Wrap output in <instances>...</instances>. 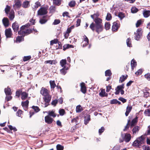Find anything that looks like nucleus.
<instances>
[{
    "label": "nucleus",
    "mask_w": 150,
    "mask_h": 150,
    "mask_svg": "<svg viewBox=\"0 0 150 150\" xmlns=\"http://www.w3.org/2000/svg\"><path fill=\"white\" fill-rule=\"evenodd\" d=\"M10 6L7 5L4 9L5 12L10 20H13L15 17V13L13 9H11Z\"/></svg>",
    "instance_id": "1"
},
{
    "label": "nucleus",
    "mask_w": 150,
    "mask_h": 150,
    "mask_svg": "<svg viewBox=\"0 0 150 150\" xmlns=\"http://www.w3.org/2000/svg\"><path fill=\"white\" fill-rule=\"evenodd\" d=\"M144 138L143 136L137 138L133 142L132 146L136 148H140L142 145L144 143Z\"/></svg>",
    "instance_id": "2"
},
{
    "label": "nucleus",
    "mask_w": 150,
    "mask_h": 150,
    "mask_svg": "<svg viewBox=\"0 0 150 150\" xmlns=\"http://www.w3.org/2000/svg\"><path fill=\"white\" fill-rule=\"evenodd\" d=\"M90 27L93 31L96 30L98 33L101 32L103 28V25H95L93 23L90 25Z\"/></svg>",
    "instance_id": "3"
},
{
    "label": "nucleus",
    "mask_w": 150,
    "mask_h": 150,
    "mask_svg": "<svg viewBox=\"0 0 150 150\" xmlns=\"http://www.w3.org/2000/svg\"><path fill=\"white\" fill-rule=\"evenodd\" d=\"M124 88V84H122L121 85L117 86V88H115L116 91L115 93L116 95H117L120 92L121 94L123 95L124 94V91L123 90Z\"/></svg>",
    "instance_id": "4"
},
{
    "label": "nucleus",
    "mask_w": 150,
    "mask_h": 150,
    "mask_svg": "<svg viewBox=\"0 0 150 150\" xmlns=\"http://www.w3.org/2000/svg\"><path fill=\"white\" fill-rule=\"evenodd\" d=\"M48 8L47 7L41 8L38 11V15H42L46 14L47 13Z\"/></svg>",
    "instance_id": "5"
},
{
    "label": "nucleus",
    "mask_w": 150,
    "mask_h": 150,
    "mask_svg": "<svg viewBox=\"0 0 150 150\" xmlns=\"http://www.w3.org/2000/svg\"><path fill=\"white\" fill-rule=\"evenodd\" d=\"M142 29L140 28L137 30L136 33H135V39L137 40H139L140 38L142 35Z\"/></svg>",
    "instance_id": "6"
},
{
    "label": "nucleus",
    "mask_w": 150,
    "mask_h": 150,
    "mask_svg": "<svg viewBox=\"0 0 150 150\" xmlns=\"http://www.w3.org/2000/svg\"><path fill=\"white\" fill-rule=\"evenodd\" d=\"M89 40L87 37L85 35L83 36V40L81 43V45L83 47H86L89 43Z\"/></svg>",
    "instance_id": "7"
},
{
    "label": "nucleus",
    "mask_w": 150,
    "mask_h": 150,
    "mask_svg": "<svg viewBox=\"0 0 150 150\" xmlns=\"http://www.w3.org/2000/svg\"><path fill=\"white\" fill-rule=\"evenodd\" d=\"M26 25L22 26L20 28V30L18 32L19 35H25Z\"/></svg>",
    "instance_id": "8"
},
{
    "label": "nucleus",
    "mask_w": 150,
    "mask_h": 150,
    "mask_svg": "<svg viewBox=\"0 0 150 150\" xmlns=\"http://www.w3.org/2000/svg\"><path fill=\"white\" fill-rule=\"evenodd\" d=\"M41 5L40 3L38 1H36L32 5V8L34 11H35Z\"/></svg>",
    "instance_id": "9"
},
{
    "label": "nucleus",
    "mask_w": 150,
    "mask_h": 150,
    "mask_svg": "<svg viewBox=\"0 0 150 150\" xmlns=\"http://www.w3.org/2000/svg\"><path fill=\"white\" fill-rule=\"evenodd\" d=\"M40 93L44 96H47L48 94V91L45 88L42 87L40 91Z\"/></svg>",
    "instance_id": "10"
},
{
    "label": "nucleus",
    "mask_w": 150,
    "mask_h": 150,
    "mask_svg": "<svg viewBox=\"0 0 150 150\" xmlns=\"http://www.w3.org/2000/svg\"><path fill=\"white\" fill-rule=\"evenodd\" d=\"M119 27V24L118 22H114L112 27V31H117Z\"/></svg>",
    "instance_id": "11"
},
{
    "label": "nucleus",
    "mask_w": 150,
    "mask_h": 150,
    "mask_svg": "<svg viewBox=\"0 0 150 150\" xmlns=\"http://www.w3.org/2000/svg\"><path fill=\"white\" fill-rule=\"evenodd\" d=\"M5 34L7 38H10L12 35V31L11 29L8 28L5 30Z\"/></svg>",
    "instance_id": "12"
},
{
    "label": "nucleus",
    "mask_w": 150,
    "mask_h": 150,
    "mask_svg": "<svg viewBox=\"0 0 150 150\" xmlns=\"http://www.w3.org/2000/svg\"><path fill=\"white\" fill-rule=\"evenodd\" d=\"M53 121V119L49 116L47 115L45 117V122L48 124H50L52 123Z\"/></svg>",
    "instance_id": "13"
},
{
    "label": "nucleus",
    "mask_w": 150,
    "mask_h": 150,
    "mask_svg": "<svg viewBox=\"0 0 150 150\" xmlns=\"http://www.w3.org/2000/svg\"><path fill=\"white\" fill-rule=\"evenodd\" d=\"M124 141L126 142H129L131 140V136L129 134H126L124 135Z\"/></svg>",
    "instance_id": "14"
},
{
    "label": "nucleus",
    "mask_w": 150,
    "mask_h": 150,
    "mask_svg": "<svg viewBox=\"0 0 150 150\" xmlns=\"http://www.w3.org/2000/svg\"><path fill=\"white\" fill-rule=\"evenodd\" d=\"M94 20L96 24L95 25H103L102 20L100 18H95Z\"/></svg>",
    "instance_id": "15"
},
{
    "label": "nucleus",
    "mask_w": 150,
    "mask_h": 150,
    "mask_svg": "<svg viewBox=\"0 0 150 150\" xmlns=\"http://www.w3.org/2000/svg\"><path fill=\"white\" fill-rule=\"evenodd\" d=\"M81 91L83 93H85L86 92V87L85 84L84 83H81Z\"/></svg>",
    "instance_id": "16"
},
{
    "label": "nucleus",
    "mask_w": 150,
    "mask_h": 150,
    "mask_svg": "<svg viewBox=\"0 0 150 150\" xmlns=\"http://www.w3.org/2000/svg\"><path fill=\"white\" fill-rule=\"evenodd\" d=\"M3 23L4 25L6 27L9 25V20L7 18H4L2 20Z\"/></svg>",
    "instance_id": "17"
},
{
    "label": "nucleus",
    "mask_w": 150,
    "mask_h": 150,
    "mask_svg": "<svg viewBox=\"0 0 150 150\" xmlns=\"http://www.w3.org/2000/svg\"><path fill=\"white\" fill-rule=\"evenodd\" d=\"M12 27L14 31L15 32H16L19 29L18 25V23L16 22L13 24Z\"/></svg>",
    "instance_id": "18"
},
{
    "label": "nucleus",
    "mask_w": 150,
    "mask_h": 150,
    "mask_svg": "<svg viewBox=\"0 0 150 150\" xmlns=\"http://www.w3.org/2000/svg\"><path fill=\"white\" fill-rule=\"evenodd\" d=\"M28 103L29 101L28 100H26L25 101L22 102L21 105L24 109V110H26L27 108L28 107Z\"/></svg>",
    "instance_id": "19"
},
{
    "label": "nucleus",
    "mask_w": 150,
    "mask_h": 150,
    "mask_svg": "<svg viewBox=\"0 0 150 150\" xmlns=\"http://www.w3.org/2000/svg\"><path fill=\"white\" fill-rule=\"evenodd\" d=\"M22 7L24 8H27L30 6V1H24L22 5Z\"/></svg>",
    "instance_id": "20"
},
{
    "label": "nucleus",
    "mask_w": 150,
    "mask_h": 150,
    "mask_svg": "<svg viewBox=\"0 0 150 150\" xmlns=\"http://www.w3.org/2000/svg\"><path fill=\"white\" fill-rule=\"evenodd\" d=\"M143 15L145 18H147L150 15V11L149 10H144L143 11Z\"/></svg>",
    "instance_id": "21"
},
{
    "label": "nucleus",
    "mask_w": 150,
    "mask_h": 150,
    "mask_svg": "<svg viewBox=\"0 0 150 150\" xmlns=\"http://www.w3.org/2000/svg\"><path fill=\"white\" fill-rule=\"evenodd\" d=\"M21 5V2L20 1H18L15 2L14 4L13 5L14 8H18L20 7Z\"/></svg>",
    "instance_id": "22"
},
{
    "label": "nucleus",
    "mask_w": 150,
    "mask_h": 150,
    "mask_svg": "<svg viewBox=\"0 0 150 150\" xmlns=\"http://www.w3.org/2000/svg\"><path fill=\"white\" fill-rule=\"evenodd\" d=\"M132 109V107L131 106H128L126 108V112L125 113V115L126 116H127L129 113L131 112Z\"/></svg>",
    "instance_id": "23"
},
{
    "label": "nucleus",
    "mask_w": 150,
    "mask_h": 150,
    "mask_svg": "<svg viewBox=\"0 0 150 150\" xmlns=\"http://www.w3.org/2000/svg\"><path fill=\"white\" fill-rule=\"evenodd\" d=\"M21 99L22 100L26 99L28 95V94L25 92H23L21 93Z\"/></svg>",
    "instance_id": "24"
},
{
    "label": "nucleus",
    "mask_w": 150,
    "mask_h": 150,
    "mask_svg": "<svg viewBox=\"0 0 150 150\" xmlns=\"http://www.w3.org/2000/svg\"><path fill=\"white\" fill-rule=\"evenodd\" d=\"M137 119L138 117H136L132 120L131 124V126L132 127L134 126L136 124L137 122Z\"/></svg>",
    "instance_id": "25"
},
{
    "label": "nucleus",
    "mask_w": 150,
    "mask_h": 150,
    "mask_svg": "<svg viewBox=\"0 0 150 150\" xmlns=\"http://www.w3.org/2000/svg\"><path fill=\"white\" fill-rule=\"evenodd\" d=\"M6 95H10L11 94V90L9 88L7 87L4 89Z\"/></svg>",
    "instance_id": "26"
},
{
    "label": "nucleus",
    "mask_w": 150,
    "mask_h": 150,
    "mask_svg": "<svg viewBox=\"0 0 150 150\" xmlns=\"http://www.w3.org/2000/svg\"><path fill=\"white\" fill-rule=\"evenodd\" d=\"M57 61L56 60H47L45 61V64H54L57 63Z\"/></svg>",
    "instance_id": "27"
},
{
    "label": "nucleus",
    "mask_w": 150,
    "mask_h": 150,
    "mask_svg": "<svg viewBox=\"0 0 150 150\" xmlns=\"http://www.w3.org/2000/svg\"><path fill=\"white\" fill-rule=\"evenodd\" d=\"M131 65L132 69L133 70L134 67L137 65V63L133 59L131 61Z\"/></svg>",
    "instance_id": "28"
},
{
    "label": "nucleus",
    "mask_w": 150,
    "mask_h": 150,
    "mask_svg": "<svg viewBox=\"0 0 150 150\" xmlns=\"http://www.w3.org/2000/svg\"><path fill=\"white\" fill-rule=\"evenodd\" d=\"M68 69L67 68H66L65 67H64L63 68L60 70V73L64 75L67 73L66 70Z\"/></svg>",
    "instance_id": "29"
},
{
    "label": "nucleus",
    "mask_w": 150,
    "mask_h": 150,
    "mask_svg": "<svg viewBox=\"0 0 150 150\" xmlns=\"http://www.w3.org/2000/svg\"><path fill=\"white\" fill-rule=\"evenodd\" d=\"M48 115L50 117L52 116L53 117H55L56 116V114L52 111H49L48 112Z\"/></svg>",
    "instance_id": "30"
},
{
    "label": "nucleus",
    "mask_w": 150,
    "mask_h": 150,
    "mask_svg": "<svg viewBox=\"0 0 150 150\" xmlns=\"http://www.w3.org/2000/svg\"><path fill=\"white\" fill-rule=\"evenodd\" d=\"M50 85L51 88L53 89L56 86V85L54 81H50Z\"/></svg>",
    "instance_id": "31"
},
{
    "label": "nucleus",
    "mask_w": 150,
    "mask_h": 150,
    "mask_svg": "<svg viewBox=\"0 0 150 150\" xmlns=\"http://www.w3.org/2000/svg\"><path fill=\"white\" fill-rule=\"evenodd\" d=\"M140 129V127L138 126H136L134 127L132 129V132L133 134H136L137 132L139 131Z\"/></svg>",
    "instance_id": "32"
},
{
    "label": "nucleus",
    "mask_w": 150,
    "mask_h": 150,
    "mask_svg": "<svg viewBox=\"0 0 150 150\" xmlns=\"http://www.w3.org/2000/svg\"><path fill=\"white\" fill-rule=\"evenodd\" d=\"M67 61L65 59H62L60 61V64L61 66L64 67H65V65L66 64Z\"/></svg>",
    "instance_id": "33"
},
{
    "label": "nucleus",
    "mask_w": 150,
    "mask_h": 150,
    "mask_svg": "<svg viewBox=\"0 0 150 150\" xmlns=\"http://www.w3.org/2000/svg\"><path fill=\"white\" fill-rule=\"evenodd\" d=\"M128 76L126 75L125 76L123 75L121 76L120 79V81H121V82H123L126 79H127Z\"/></svg>",
    "instance_id": "34"
},
{
    "label": "nucleus",
    "mask_w": 150,
    "mask_h": 150,
    "mask_svg": "<svg viewBox=\"0 0 150 150\" xmlns=\"http://www.w3.org/2000/svg\"><path fill=\"white\" fill-rule=\"evenodd\" d=\"M47 20L45 17H43L40 20L39 22L41 24H43L47 22Z\"/></svg>",
    "instance_id": "35"
},
{
    "label": "nucleus",
    "mask_w": 150,
    "mask_h": 150,
    "mask_svg": "<svg viewBox=\"0 0 150 150\" xmlns=\"http://www.w3.org/2000/svg\"><path fill=\"white\" fill-rule=\"evenodd\" d=\"M138 9L135 6H133L131 9V12L132 13H135L138 11Z\"/></svg>",
    "instance_id": "36"
},
{
    "label": "nucleus",
    "mask_w": 150,
    "mask_h": 150,
    "mask_svg": "<svg viewBox=\"0 0 150 150\" xmlns=\"http://www.w3.org/2000/svg\"><path fill=\"white\" fill-rule=\"evenodd\" d=\"M100 16V14L99 12H97L95 14L91 16V17L94 19L95 18H98V17Z\"/></svg>",
    "instance_id": "37"
},
{
    "label": "nucleus",
    "mask_w": 150,
    "mask_h": 150,
    "mask_svg": "<svg viewBox=\"0 0 150 150\" xmlns=\"http://www.w3.org/2000/svg\"><path fill=\"white\" fill-rule=\"evenodd\" d=\"M144 113L146 116H150V108L144 111Z\"/></svg>",
    "instance_id": "38"
},
{
    "label": "nucleus",
    "mask_w": 150,
    "mask_h": 150,
    "mask_svg": "<svg viewBox=\"0 0 150 150\" xmlns=\"http://www.w3.org/2000/svg\"><path fill=\"white\" fill-rule=\"evenodd\" d=\"M23 38L22 36H18L16 38V42H20L23 40Z\"/></svg>",
    "instance_id": "39"
},
{
    "label": "nucleus",
    "mask_w": 150,
    "mask_h": 150,
    "mask_svg": "<svg viewBox=\"0 0 150 150\" xmlns=\"http://www.w3.org/2000/svg\"><path fill=\"white\" fill-rule=\"evenodd\" d=\"M76 2L74 1H72L69 3V6L71 7H72L75 6Z\"/></svg>",
    "instance_id": "40"
},
{
    "label": "nucleus",
    "mask_w": 150,
    "mask_h": 150,
    "mask_svg": "<svg viewBox=\"0 0 150 150\" xmlns=\"http://www.w3.org/2000/svg\"><path fill=\"white\" fill-rule=\"evenodd\" d=\"M105 92L104 89H102L101 90L99 94L100 96L101 97H104L105 96Z\"/></svg>",
    "instance_id": "41"
},
{
    "label": "nucleus",
    "mask_w": 150,
    "mask_h": 150,
    "mask_svg": "<svg viewBox=\"0 0 150 150\" xmlns=\"http://www.w3.org/2000/svg\"><path fill=\"white\" fill-rule=\"evenodd\" d=\"M118 16L120 18L121 20H122L125 17L124 14L121 12H120L118 13Z\"/></svg>",
    "instance_id": "42"
},
{
    "label": "nucleus",
    "mask_w": 150,
    "mask_h": 150,
    "mask_svg": "<svg viewBox=\"0 0 150 150\" xmlns=\"http://www.w3.org/2000/svg\"><path fill=\"white\" fill-rule=\"evenodd\" d=\"M112 17L111 14L110 13H108L106 17V19L109 21L111 20Z\"/></svg>",
    "instance_id": "43"
},
{
    "label": "nucleus",
    "mask_w": 150,
    "mask_h": 150,
    "mask_svg": "<svg viewBox=\"0 0 150 150\" xmlns=\"http://www.w3.org/2000/svg\"><path fill=\"white\" fill-rule=\"evenodd\" d=\"M110 24L109 22H106L105 23V28L106 30H108L110 28Z\"/></svg>",
    "instance_id": "44"
},
{
    "label": "nucleus",
    "mask_w": 150,
    "mask_h": 150,
    "mask_svg": "<svg viewBox=\"0 0 150 150\" xmlns=\"http://www.w3.org/2000/svg\"><path fill=\"white\" fill-rule=\"evenodd\" d=\"M105 76H110L112 74L111 71L110 70H106L105 72Z\"/></svg>",
    "instance_id": "45"
},
{
    "label": "nucleus",
    "mask_w": 150,
    "mask_h": 150,
    "mask_svg": "<svg viewBox=\"0 0 150 150\" xmlns=\"http://www.w3.org/2000/svg\"><path fill=\"white\" fill-rule=\"evenodd\" d=\"M74 28V25H72L69 28H68L67 30V31L66 32L67 33H68L69 34L70 33H71V30L73 29Z\"/></svg>",
    "instance_id": "46"
},
{
    "label": "nucleus",
    "mask_w": 150,
    "mask_h": 150,
    "mask_svg": "<svg viewBox=\"0 0 150 150\" xmlns=\"http://www.w3.org/2000/svg\"><path fill=\"white\" fill-rule=\"evenodd\" d=\"M82 110V108L80 105H78L76 107V111L77 112H79L81 111Z\"/></svg>",
    "instance_id": "47"
},
{
    "label": "nucleus",
    "mask_w": 150,
    "mask_h": 150,
    "mask_svg": "<svg viewBox=\"0 0 150 150\" xmlns=\"http://www.w3.org/2000/svg\"><path fill=\"white\" fill-rule=\"evenodd\" d=\"M126 43L128 46L130 47L132 46L131 40L129 38H128L126 40Z\"/></svg>",
    "instance_id": "48"
},
{
    "label": "nucleus",
    "mask_w": 150,
    "mask_h": 150,
    "mask_svg": "<svg viewBox=\"0 0 150 150\" xmlns=\"http://www.w3.org/2000/svg\"><path fill=\"white\" fill-rule=\"evenodd\" d=\"M27 25H26L25 35L28 34L30 33L33 31L32 30L30 29H27Z\"/></svg>",
    "instance_id": "49"
},
{
    "label": "nucleus",
    "mask_w": 150,
    "mask_h": 150,
    "mask_svg": "<svg viewBox=\"0 0 150 150\" xmlns=\"http://www.w3.org/2000/svg\"><path fill=\"white\" fill-rule=\"evenodd\" d=\"M32 107L36 112H39L40 110L38 106H33Z\"/></svg>",
    "instance_id": "50"
},
{
    "label": "nucleus",
    "mask_w": 150,
    "mask_h": 150,
    "mask_svg": "<svg viewBox=\"0 0 150 150\" xmlns=\"http://www.w3.org/2000/svg\"><path fill=\"white\" fill-rule=\"evenodd\" d=\"M65 112V111L64 109H62L59 110V113L60 115H64Z\"/></svg>",
    "instance_id": "51"
},
{
    "label": "nucleus",
    "mask_w": 150,
    "mask_h": 150,
    "mask_svg": "<svg viewBox=\"0 0 150 150\" xmlns=\"http://www.w3.org/2000/svg\"><path fill=\"white\" fill-rule=\"evenodd\" d=\"M56 147L57 150H63L64 149L63 146L60 144L57 145Z\"/></svg>",
    "instance_id": "52"
},
{
    "label": "nucleus",
    "mask_w": 150,
    "mask_h": 150,
    "mask_svg": "<svg viewBox=\"0 0 150 150\" xmlns=\"http://www.w3.org/2000/svg\"><path fill=\"white\" fill-rule=\"evenodd\" d=\"M51 98L50 96H47L44 98V100L46 102H49L51 100Z\"/></svg>",
    "instance_id": "53"
},
{
    "label": "nucleus",
    "mask_w": 150,
    "mask_h": 150,
    "mask_svg": "<svg viewBox=\"0 0 150 150\" xmlns=\"http://www.w3.org/2000/svg\"><path fill=\"white\" fill-rule=\"evenodd\" d=\"M22 111L20 110L17 112L16 115L19 117H22Z\"/></svg>",
    "instance_id": "54"
},
{
    "label": "nucleus",
    "mask_w": 150,
    "mask_h": 150,
    "mask_svg": "<svg viewBox=\"0 0 150 150\" xmlns=\"http://www.w3.org/2000/svg\"><path fill=\"white\" fill-rule=\"evenodd\" d=\"M57 39H54L50 41V44L51 45H53L54 44H56L58 42Z\"/></svg>",
    "instance_id": "55"
},
{
    "label": "nucleus",
    "mask_w": 150,
    "mask_h": 150,
    "mask_svg": "<svg viewBox=\"0 0 150 150\" xmlns=\"http://www.w3.org/2000/svg\"><path fill=\"white\" fill-rule=\"evenodd\" d=\"M31 58L30 56H25L23 59V60L24 61H27L30 59Z\"/></svg>",
    "instance_id": "56"
},
{
    "label": "nucleus",
    "mask_w": 150,
    "mask_h": 150,
    "mask_svg": "<svg viewBox=\"0 0 150 150\" xmlns=\"http://www.w3.org/2000/svg\"><path fill=\"white\" fill-rule=\"evenodd\" d=\"M61 1V0H53V2L56 5H59L60 4Z\"/></svg>",
    "instance_id": "57"
},
{
    "label": "nucleus",
    "mask_w": 150,
    "mask_h": 150,
    "mask_svg": "<svg viewBox=\"0 0 150 150\" xmlns=\"http://www.w3.org/2000/svg\"><path fill=\"white\" fill-rule=\"evenodd\" d=\"M60 22V21L59 19H55L53 23V24L56 25L59 23Z\"/></svg>",
    "instance_id": "58"
},
{
    "label": "nucleus",
    "mask_w": 150,
    "mask_h": 150,
    "mask_svg": "<svg viewBox=\"0 0 150 150\" xmlns=\"http://www.w3.org/2000/svg\"><path fill=\"white\" fill-rule=\"evenodd\" d=\"M142 23V21L141 20H138L136 24V27H138Z\"/></svg>",
    "instance_id": "59"
},
{
    "label": "nucleus",
    "mask_w": 150,
    "mask_h": 150,
    "mask_svg": "<svg viewBox=\"0 0 150 150\" xmlns=\"http://www.w3.org/2000/svg\"><path fill=\"white\" fill-rule=\"evenodd\" d=\"M118 103H120V102L116 99H113L110 101V103L111 104H116Z\"/></svg>",
    "instance_id": "60"
},
{
    "label": "nucleus",
    "mask_w": 150,
    "mask_h": 150,
    "mask_svg": "<svg viewBox=\"0 0 150 150\" xmlns=\"http://www.w3.org/2000/svg\"><path fill=\"white\" fill-rule=\"evenodd\" d=\"M145 78L149 81H150V73H148L144 75Z\"/></svg>",
    "instance_id": "61"
},
{
    "label": "nucleus",
    "mask_w": 150,
    "mask_h": 150,
    "mask_svg": "<svg viewBox=\"0 0 150 150\" xmlns=\"http://www.w3.org/2000/svg\"><path fill=\"white\" fill-rule=\"evenodd\" d=\"M8 127L11 130H13L14 132L16 131L17 129L15 127H13L11 125H10L8 126Z\"/></svg>",
    "instance_id": "62"
},
{
    "label": "nucleus",
    "mask_w": 150,
    "mask_h": 150,
    "mask_svg": "<svg viewBox=\"0 0 150 150\" xmlns=\"http://www.w3.org/2000/svg\"><path fill=\"white\" fill-rule=\"evenodd\" d=\"M58 102V100L56 99L55 100L52 101V105H54V106H55L57 103Z\"/></svg>",
    "instance_id": "63"
},
{
    "label": "nucleus",
    "mask_w": 150,
    "mask_h": 150,
    "mask_svg": "<svg viewBox=\"0 0 150 150\" xmlns=\"http://www.w3.org/2000/svg\"><path fill=\"white\" fill-rule=\"evenodd\" d=\"M105 129L103 127H101V128L99 129V133L100 134L103 132Z\"/></svg>",
    "instance_id": "64"
}]
</instances>
